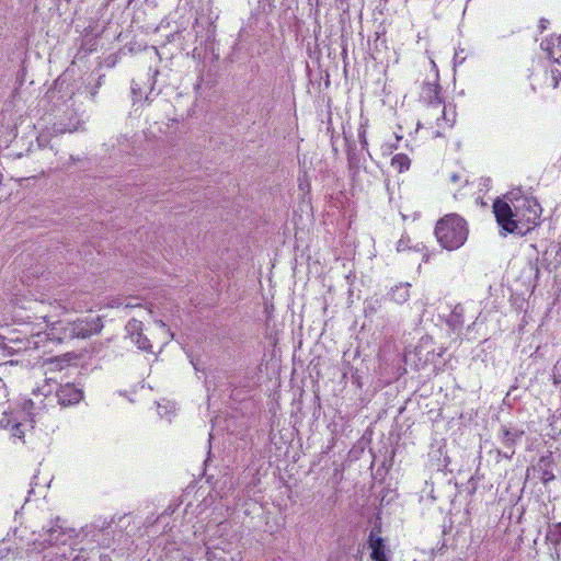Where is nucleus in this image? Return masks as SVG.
<instances>
[{"mask_svg":"<svg viewBox=\"0 0 561 561\" xmlns=\"http://www.w3.org/2000/svg\"><path fill=\"white\" fill-rule=\"evenodd\" d=\"M46 534L48 535V538L45 539L49 545H55L58 541V536L62 533L60 531V527H49L46 529Z\"/></svg>","mask_w":561,"mask_h":561,"instance_id":"obj_17","label":"nucleus"},{"mask_svg":"<svg viewBox=\"0 0 561 561\" xmlns=\"http://www.w3.org/2000/svg\"><path fill=\"white\" fill-rule=\"evenodd\" d=\"M466 2H468L469 0H465Z\"/></svg>","mask_w":561,"mask_h":561,"instance_id":"obj_33","label":"nucleus"},{"mask_svg":"<svg viewBox=\"0 0 561 561\" xmlns=\"http://www.w3.org/2000/svg\"><path fill=\"white\" fill-rule=\"evenodd\" d=\"M368 546L371 549V559L374 561H389V558L387 556V547L385 545V541L381 537V526L375 525L373 529L370 530L369 538H368Z\"/></svg>","mask_w":561,"mask_h":561,"instance_id":"obj_8","label":"nucleus"},{"mask_svg":"<svg viewBox=\"0 0 561 561\" xmlns=\"http://www.w3.org/2000/svg\"><path fill=\"white\" fill-rule=\"evenodd\" d=\"M131 93H133L134 101H138L142 95L141 88L136 81L131 82Z\"/></svg>","mask_w":561,"mask_h":561,"instance_id":"obj_20","label":"nucleus"},{"mask_svg":"<svg viewBox=\"0 0 561 561\" xmlns=\"http://www.w3.org/2000/svg\"><path fill=\"white\" fill-rule=\"evenodd\" d=\"M547 538L553 543H559L561 541V523L553 524L549 527Z\"/></svg>","mask_w":561,"mask_h":561,"instance_id":"obj_16","label":"nucleus"},{"mask_svg":"<svg viewBox=\"0 0 561 561\" xmlns=\"http://www.w3.org/2000/svg\"><path fill=\"white\" fill-rule=\"evenodd\" d=\"M525 435L522 427L515 425H502L499 431V439L505 450H497V455L511 460L515 455V446Z\"/></svg>","mask_w":561,"mask_h":561,"instance_id":"obj_6","label":"nucleus"},{"mask_svg":"<svg viewBox=\"0 0 561 561\" xmlns=\"http://www.w3.org/2000/svg\"><path fill=\"white\" fill-rule=\"evenodd\" d=\"M358 138H359V141H360L362 148L367 150L368 141H367V138H366V128L363 125L358 129Z\"/></svg>","mask_w":561,"mask_h":561,"instance_id":"obj_18","label":"nucleus"},{"mask_svg":"<svg viewBox=\"0 0 561 561\" xmlns=\"http://www.w3.org/2000/svg\"><path fill=\"white\" fill-rule=\"evenodd\" d=\"M51 307L57 308L58 306H54L51 302H45L42 300L32 302V305L28 306V309L34 311L35 319H43L45 322H48L50 314L47 309ZM24 309H27V307H24Z\"/></svg>","mask_w":561,"mask_h":561,"instance_id":"obj_12","label":"nucleus"},{"mask_svg":"<svg viewBox=\"0 0 561 561\" xmlns=\"http://www.w3.org/2000/svg\"><path fill=\"white\" fill-rule=\"evenodd\" d=\"M434 233L444 249L454 251L465 244L469 229L467 221L461 216L448 214L436 222Z\"/></svg>","mask_w":561,"mask_h":561,"instance_id":"obj_3","label":"nucleus"},{"mask_svg":"<svg viewBox=\"0 0 561 561\" xmlns=\"http://www.w3.org/2000/svg\"><path fill=\"white\" fill-rule=\"evenodd\" d=\"M556 466L552 454L549 453L541 456L536 465L530 469H527V477H529L530 470L533 473L546 485L549 482L556 480L553 468Z\"/></svg>","mask_w":561,"mask_h":561,"instance_id":"obj_7","label":"nucleus"},{"mask_svg":"<svg viewBox=\"0 0 561 561\" xmlns=\"http://www.w3.org/2000/svg\"><path fill=\"white\" fill-rule=\"evenodd\" d=\"M557 41L561 44V35L557 37Z\"/></svg>","mask_w":561,"mask_h":561,"instance_id":"obj_31","label":"nucleus"},{"mask_svg":"<svg viewBox=\"0 0 561 561\" xmlns=\"http://www.w3.org/2000/svg\"><path fill=\"white\" fill-rule=\"evenodd\" d=\"M556 62L560 64V62H561V57H560V58H557V59H556Z\"/></svg>","mask_w":561,"mask_h":561,"instance_id":"obj_32","label":"nucleus"},{"mask_svg":"<svg viewBox=\"0 0 561 561\" xmlns=\"http://www.w3.org/2000/svg\"><path fill=\"white\" fill-rule=\"evenodd\" d=\"M4 388V382L2 380V378H0V389Z\"/></svg>","mask_w":561,"mask_h":561,"instance_id":"obj_30","label":"nucleus"},{"mask_svg":"<svg viewBox=\"0 0 561 561\" xmlns=\"http://www.w3.org/2000/svg\"><path fill=\"white\" fill-rule=\"evenodd\" d=\"M347 160L350 168H354L355 165H357V159L355 157V153L351 149L347 150Z\"/></svg>","mask_w":561,"mask_h":561,"instance_id":"obj_21","label":"nucleus"},{"mask_svg":"<svg viewBox=\"0 0 561 561\" xmlns=\"http://www.w3.org/2000/svg\"><path fill=\"white\" fill-rule=\"evenodd\" d=\"M103 78H104V76H100V77H99L98 82L95 83V84H99V88H100V87H101V84H102V80H103Z\"/></svg>","mask_w":561,"mask_h":561,"instance_id":"obj_29","label":"nucleus"},{"mask_svg":"<svg viewBox=\"0 0 561 561\" xmlns=\"http://www.w3.org/2000/svg\"><path fill=\"white\" fill-rule=\"evenodd\" d=\"M142 322L137 319H131L127 322L125 330L127 334L129 335L130 340L135 339L137 334L142 332Z\"/></svg>","mask_w":561,"mask_h":561,"instance_id":"obj_14","label":"nucleus"},{"mask_svg":"<svg viewBox=\"0 0 561 561\" xmlns=\"http://www.w3.org/2000/svg\"><path fill=\"white\" fill-rule=\"evenodd\" d=\"M548 24H549V20H547L545 18L540 19L539 25H538L540 33H543L546 31V28L548 27Z\"/></svg>","mask_w":561,"mask_h":561,"instance_id":"obj_22","label":"nucleus"},{"mask_svg":"<svg viewBox=\"0 0 561 561\" xmlns=\"http://www.w3.org/2000/svg\"><path fill=\"white\" fill-rule=\"evenodd\" d=\"M11 549L9 547H0V560L9 556Z\"/></svg>","mask_w":561,"mask_h":561,"instance_id":"obj_23","label":"nucleus"},{"mask_svg":"<svg viewBox=\"0 0 561 561\" xmlns=\"http://www.w3.org/2000/svg\"><path fill=\"white\" fill-rule=\"evenodd\" d=\"M508 204L502 199L493 203L496 222L506 233L525 236L539 224L541 206L536 198L512 193Z\"/></svg>","mask_w":561,"mask_h":561,"instance_id":"obj_1","label":"nucleus"},{"mask_svg":"<svg viewBox=\"0 0 561 561\" xmlns=\"http://www.w3.org/2000/svg\"><path fill=\"white\" fill-rule=\"evenodd\" d=\"M460 179H461V176L456 172H454L449 175V181L454 184L458 183L460 181Z\"/></svg>","mask_w":561,"mask_h":561,"instance_id":"obj_26","label":"nucleus"},{"mask_svg":"<svg viewBox=\"0 0 561 561\" xmlns=\"http://www.w3.org/2000/svg\"><path fill=\"white\" fill-rule=\"evenodd\" d=\"M46 335L42 332L27 334L21 331H11L7 335L0 334V353L3 356H12L28 350L44 346Z\"/></svg>","mask_w":561,"mask_h":561,"instance_id":"obj_4","label":"nucleus"},{"mask_svg":"<svg viewBox=\"0 0 561 561\" xmlns=\"http://www.w3.org/2000/svg\"><path fill=\"white\" fill-rule=\"evenodd\" d=\"M78 356L75 353H66L60 356H55L46 359L45 364L51 371L62 370L65 367L70 366V364L77 359Z\"/></svg>","mask_w":561,"mask_h":561,"instance_id":"obj_10","label":"nucleus"},{"mask_svg":"<svg viewBox=\"0 0 561 561\" xmlns=\"http://www.w3.org/2000/svg\"><path fill=\"white\" fill-rule=\"evenodd\" d=\"M56 398L61 407L77 404L83 398L82 390L71 383L60 386L56 391Z\"/></svg>","mask_w":561,"mask_h":561,"instance_id":"obj_9","label":"nucleus"},{"mask_svg":"<svg viewBox=\"0 0 561 561\" xmlns=\"http://www.w3.org/2000/svg\"><path fill=\"white\" fill-rule=\"evenodd\" d=\"M103 327L101 317H85L72 322H54L49 331L42 332L43 335H46L44 345L48 341L62 343L73 339H88L99 334Z\"/></svg>","mask_w":561,"mask_h":561,"instance_id":"obj_2","label":"nucleus"},{"mask_svg":"<svg viewBox=\"0 0 561 561\" xmlns=\"http://www.w3.org/2000/svg\"><path fill=\"white\" fill-rule=\"evenodd\" d=\"M410 283H400L391 288L389 296L390 299L397 304H403L410 298Z\"/></svg>","mask_w":561,"mask_h":561,"instance_id":"obj_11","label":"nucleus"},{"mask_svg":"<svg viewBox=\"0 0 561 561\" xmlns=\"http://www.w3.org/2000/svg\"><path fill=\"white\" fill-rule=\"evenodd\" d=\"M541 48L549 51V55L551 56V43L549 41H543L540 44Z\"/></svg>","mask_w":561,"mask_h":561,"instance_id":"obj_25","label":"nucleus"},{"mask_svg":"<svg viewBox=\"0 0 561 561\" xmlns=\"http://www.w3.org/2000/svg\"><path fill=\"white\" fill-rule=\"evenodd\" d=\"M550 76H551V79H552V82H553L552 87H553V89H557L559 83H560V81H561V71L559 69H556V68L551 69Z\"/></svg>","mask_w":561,"mask_h":561,"instance_id":"obj_19","label":"nucleus"},{"mask_svg":"<svg viewBox=\"0 0 561 561\" xmlns=\"http://www.w3.org/2000/svg\"><path fill=\"white\" fill-rule=\"evenodd\" d=\"M131 342L137 345V347L141 351H150L151 344L150 341L147 339L146 335L140 332L135 336V339H131Z\"/></svg>","mask_w":561,"mask_h":561,"instance_id":"obj_15","label":"nucleus"},{"mask_svg":"<svg viewBox=\"0 0 561 561\" xmlns=\"http://www.w3.org/2000/svg\"><path fill=\"white\" fill-rule=\"evenodd\" d=\"M112 308L116 307V308H119L121 306H123V302H121L118 299L117 300H113L112 304L110 305Z\"/></svg>","mask_w":561,"mask_h":561,"instance_id":"obj_28","label":"nucleus"},{"mask_svg":"<svg viewBox=\"0 0 561 561\" xmlns=\"http://www.w3.org/2000/svg\"><path fill=\"white\" fill-rule=\"evenodd\" d=\"M98 91H99V84H94L91 89H90V94H91V98L94 99L95 95L98 94Z\"/></svg>","mask_w":561,"mask_h":561,"instance_id":"obj_27","label":"nucleus"},{"mask_svg":"<svg viewBox=\"0 0 561 561\" xmlns=\"http://www.w3.org/2000/svg\"><path fill=\"white\" fill-rule=\"evenodd\" d=\"M408 248L407 245V242L403 238H401L398 243H397V250L400 252V251H403Z\"/></svg>","mask_w":561,"mask_h":561,"instance_id":"obj_24","label":"nucleus"},{"mask_svg":"<svg viewBox=\"0 0 561 561\" xmlns=\"http://www.w3.org/2000/svg\"><path fill=\"white\" fill-rule=\"evenodd\" d=\"M410 163V158L404 153H398L391 159V167L400 173L409 170Z\"/></svg>","mask_w":561,"mask_h":561,"instance_id":"obj_13","label":"nucleus"},{"mask_svg":"<svg viewBox=\"0 0 561 561\" xmlns=\"http://www.w3.org/2000/svg\"><path fill=\"white\" fill-rule=\"evenodd\" d=\"M423 99L427 101V105L424 113V118L428 123L430 118L436 121L445 119V106L439 96V85L436 83H424L423 85Z\"/></svg>","mask_w":561,"mask_h":561,"instance_id":"obj_5","label":"nucleus"}]
</instances>
